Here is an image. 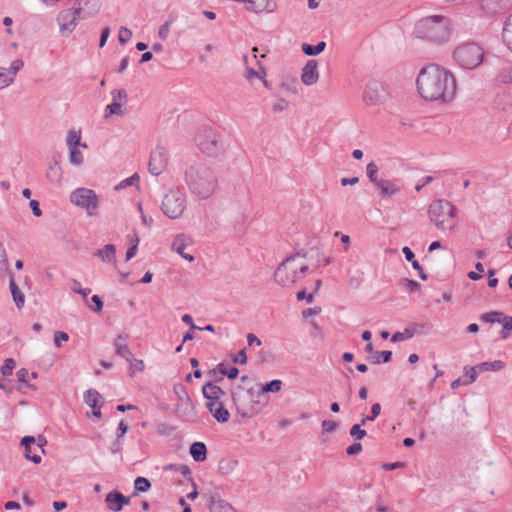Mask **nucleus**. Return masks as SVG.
<instances>
[{
    "label": "nucleus",
    "mask_w": 512,
    "mask_h": 512,
    "mask_svg": "<svg viewBox=\"0 0 512 512\" xmlns=\"http://www.w3.org/2000/svg\"><path fill=\"white\" fill-rule=\"evenodd\" d=\"M416 84L421 97L428 101L447 103L456 93V80L452 73L436 64L421 69Z\"/></svg>",
    "instance_id": "f257e3e1"
},
{
    "label": "nucleus",
    "mask_w": 512,
    "mask_h": 512,
    "mask_svg": "<svg viewBox=\"0 0 512 512\" xmlns=\"http://www.w3.org/2000/svg\"><path fill=\"white\" fill-rule=\"evenodd\" d=\"M189 191L201 200L210 198L218 187L215 171L202 160L190 163L184 172Z\"/></svg>",
    "instance_id": "f03ea898"
},
{
    "label": "nucleus",
    "mask_w": 512,
    "mask_h": 512,
    "mask_svg": "<svg viewBox=\"0 0 512 512\" xmlns=\"http://www.w3.org/2000/svg\"><path fill=\"white\" fill-rule=\"evenodd\" d=\"M414 33L420 39L443 43L450 37L449 19L439 15L423 18L416 23Z\"/></svg>",
    "instance_id": "7ed1b4c3"
},
{
    "label": "nucleus",
    "mask_w": 512,
    "mask_h": 512,
    "mask_svg": "<svg viewBox=\"0 0 512 512\" xmlns=\"http://www.w3.org/2000/svg\"><path fill=\"white\" fill-rule=\"evenodd\" d=\"M455 207L447 200L433 201L428 209V215L440 230H452L456 226Z\"/></svg>",
    "instance_id": "20e7f679"
},
{
    "label": "nucleus",
    "mask_w": 512,
    "mask_h": 512,
    "mask_svg": "<svg viewBox=\"0 0 512 512\" xmlns=\"http://www.w3.org/2000/svg\"><path fill=\"white\" fill-rule=\"evenodd\" d=\"M255 397H257V393L253 388L245 390L239 385L231 391L236 411L242 418H252L259 413V401L255 400Z\"/></svg>",
    "instance_id": "39448f33"
},
{
    "label": "nucleus",
    "mask_w": 512,
    "mask_h": 512,
    "mask_svg": "<svg viewBox=\"0 0 512 512\" xmlns=\"http://www.w3.org/2000/svg\"><path fill=\"white\" fill-rule=\"evenodd\" d=\"M483 57V48L474 42L459 45L453 53L455 62L464 69H475L482 63Z\"/></svg>",
    "instance_id": "423d86ee"
},
{
    "label": "nucleus",
    "mask_w": 512,
    "mask_h": 512,
    "mask_svg": "<svg viewBox=\"0 0 512 512\" xmlns=\"http://www.w3.org/2000/svg\"><path fill=\"white\" fill-rule=\"evenodd\" d=\"M186 195L179 188H171L163 197L161 210L170 219L182 216L186 209Z\"/></svg>",
    "instance_id": "0eeeda50"
},
{
    "label": "nucleus",
    "mask_w": 512,
    "mask_h": 512,
    "mask_svg": "<svg viewBox=\"0 0 512 512\" xmlns=\"http://www.w3.org/2000/svg\"><path fill=\"white\" fill-rule=\"evenodd\" d=\"M199 149L208 156H217L223 149L219 133L211 127H202L196 136Z\"/></svg>",
    "instance_id": "6e6552de"
},
{
    "label": "nucleus",
    "mask_w": 512,
    "mask_h": 512,
    "mask_svg": "<svg viewBox=\"0 0 512 512\" xmlns=\"http://www.w3.org/2000/svg\"><path fill=\"white\" fill-rule=\"evenodd\" d=\"M70 200L75 205L87 210L88 215L96 214L98 208V196L88 188H78L71 193Z\"/></svg>",
    "instance_id": "1a4fd4ad"
},
{
    "label": "nucleus",
    "mask_w": 512,
    "mask_h": 512,
    "mask_svg": "<svg viewBox=\"0 0 512 512\" xmlns=\"http://www.w3.org/2000/svg\"><path fill=\"white\" fill-rule=\"evenodd\" d=\"M388 98V92L384 85L377 80H371L367 83L363 100L368 105H381Z\"/></svg>",
    "instance_id": "9d476101"
},
{
    "label": "nucleus",
    "mask_w": 512,
    "mask_h": 512,
    "mask_svg": "<svg viewBox=\"0 0 512 512\" xmlns=\"http://www.w3.org/2000/svg\"><path fill=\"white\" fill-rule=\"evenodd\" d=\"M294 257L286 258L276 269L274 273L275 281L286 287L296 283L297 277L295 276Z\"/></svg>",
    "instance_id": "9b49d317"
},
{
    "label": "nucleus",
    "mask_w": 512,
    "mask_h": 512,
    "mask_svg": "<svg viewBox=\"0 0 512 512\" xmlns=\"http://www.w3.org/2000/svg\"><path fill=\"white\" fill-rule=\"evenodd\" d=\"M168 165V153L165 147L158 145L151 152L148 170L152 175H160Z\"/></svg>",
    "instance_id": "f8f14e48"
},
{
    "label": "nucleus",
    "mask_w": 512,
    "mask_h": 512,
    "mask_svg": "<svg viewBox=\"0 0 512 512\" xmlns=\"http://www.w3.org/2000/svg\"><path fill=\"white\" fill-rule=\"evenodd\" d=\"M505 367V363L501 360H495L493 362H482L473 367H465L466 376L469 375V379L463 382L464 385H470L476 381L478 374L487 371H500Z\"/></svg>",
    "instance_id": "ddd939ff"
},
{
    "label": "nucleus",
    "mask_w": 512,
    "mask_h": 512,
    "mask_svg": "<svg viewBox=\"0 0 512 512\" xmlns=\"http://www.w3.org/2000/svg\"><path fill=\"white\" fill-rule=\"evenodd\" d=\"M80 17L81 13L77 8L61 11L57 17V21L62 34L69 35L75 29Z\"/></svg>",
    "instance_id": "4468645a"
},
{
    "label": "nucleus",
    "mask_w": 512,
    "mask_h": 512,
    "mask_svg": "<svg viewBox=\"0 0 512 512\" xmlns=\"http://www.w3.org/2000/svg\"><path fill=\"white\" fill-rule=\"evenodd\" d=\"M106 504L109 510L119 512L123 506L130 504L131 497L123 495L118 491H111L106 495Z\"/></svg>",
    "instance_id": "2eb2a0df"
},
{
    "label": "nucleus",
    "mask_w": 512,
    "mask_h": 512,
    "mask_svg": "<svg viewBox=\"0 0 512 512\" xmlns=\"http://www.w3.org/2000/svg\"><path fill=\"white\" fill-rule=\"evenodd\" d=\"M318 63L316 60H308L302 69L301 81L304 85L311 86L319 79Z\"/></svg>",
    "instance_id": "dca6fc26"
},
{
    "label": "nucleus",
    "mask_w": 512,
    "mask_h": 512,
    "mask_svg": "<svg viewBox=\"0 0 512 512\" xmlns=\"http://www.w3.org/2000/svg\"><path fill=\"white\" fill-rule=\"evenodd\" d=\"M191 244V239L185 234H178L173 243L172 250L177 252L181 257L188 260L189 262L194 261L195 257L192 254L185 253V249Z\"/></svg>",
    "instance_id": "f3484780"
},
{
    "label": "nucleus",
    "mask_w": 512,
    "mask_h": 512,
    "mask_svg": "<svg viewBox=\"0 0 512 512\" xmlns=\"http://www.w3.org/2000/svg\"><path fill=\"white\" fill-rule=\"evenodd\" d=\"M75 5L82 17L86 18L95 15L99 11L101 0H76Z\"/></svg>",
    "instance_id": "a211bd4d"
},
{
    "label": "nucleus",
    "mask_w": 512,
    "mask_h": 512,
    "mask_svg": "<svg viewBox=\"0 0 512 512\" xmlns=\"http://www.w3.org/2000/svg\"><path fill=\"white\" fill-rule=\"evenodd\" d=\"M210 512H236L228 502L222 500L218 492L211 493L209 496Z\"/></svg>",
    "instance_id": "6ab92c4d"
},
{
    "label": "nucleus",
    "mask_w": 512,
    "mask_h": 512,
    "mask_svg": "<svg viewBox=\"0 0 512 512\" xmlns=\"http://www.w3.org/2000/svg\"><path fill=\"white\" fill-rule=\"evenodd\" d=\"M207 409L212 416L220 423L229 421L230 413L221 402H209L206 404Z\"/></svg>",
    "instance_id": "aec40b11"
},
{
    "label": "nucleus",
    "mask_w": 512,
    "mask_h": 512,
    "mask_svg": "<svg viewBox=\"0 0 512 512\" xmlns=\"http://www.w3.org/2000/svg\"><path fill=\"white\" fill-rule=\"evenodd\" d=\"M377 188L380 190V195L383 198H391L401 190L400 186L396 183V181H390L385 179L380 180Z\"/></svg>",
    "instance_id": "412c9836"
},
{
    "label": "nucleus",
    "mask_w": 512,
    "mask_h": 512,
    "mask_svg": "<svg viewBox=\"0 0 512 512\" xmlns=\"http://www.w3.org/2000/svg\"><path fill=\"white\" fill-rule=\"evenodd\" d=\"M202 393L204 398L210 400L211 402H219L221 395H225V391L211 382H207L202 387Z\"/></svg>",
    "instance_id": "4be33fe9"
},
{
    "label": "nucleus",
    "mask_w": 512,
    "mask_h": 512,
    "mask_svg": "<svg viewBox=\"0 0 512 512\" xmlns=\"http://www.w3.org/2000/svg\"><path fill=\"white\" fill-rule=\"evenodd\" d=\"M35 443V438L33 436H24L21 439V445L24 447L25 452L24 456L28 460L32 461L35 464H39L42 460L41 456L38 454H31V445Z\"/></svg>",
    "instance_id": "5701e85b"
},
{
    "label": "nucleus",
    "mask_w": 512,
    "mask_h": 512,
    "mask_svg": "<svg viewBox=\"0 0 512 512\" xmlns=\"http://www.w3.org/2000/svg\"><path fill=\"white\" fill-rule=\"evenodd\" d=\"M190 455L196 462H203L207 458V447L203 442H194L189 449Z\"/></svg>",
    "instance_id": "b1692460"
},
{
    "label": "nucleus",
    "mask_w": 512,
    "mask_h": 512,
    "mask_svg": "<svg viewBox=\"0 0 512 512\" xmlns=\"http://www.w3.org/2000/svg\"><path fill=\"white\" fill-rule=\"evenodd\" d=\"M7 271L10 276L9 286H10V291H11V294L13 297V301L15 302V304L18 308H21L24 306L25 296L22 293V291L19 289L18 285L15 283L11 271H9V269Z\"/></svg>",
    "instance_id": "393cba45"
},
{
    "label": "nucleus",
    "mask_w": 512,
    "mask_h": 512,
    "mask_svg": "<svg viewBox=\"0 0 512 512\" xmlns=\"http://www.w3.org/2000/svg\"><path fill=\"white\" fill-rule=\"evenodd\" d=\"M402 252L403 254L405 255V258L407 261L411 262L412 264V267L418 271L419 273V277L421 280L425 281L428 279V275L424 272L422 266L419 264V262L415 259V255L413 253V251L405 246L403 249H402Z\"/></svg>",
    "instance_id": "a878e982"
},
{
    "label": "nucleus",
    "mask_w": 512,
    "mask_h": 512,
    "mask_svg": "<svg viewBox=\"0 0 512 512\" xmlns=\"http://www.w3.org/2000/svg\"><path fill=\"white\" fill-rule=\"evenodd\" d=\"M502 39L507 48L512 52V14L504 22Z\"/></svg>",
    "instance_id": "bb28decb"
},
{
    "label": "nucleus",
    "mask_w": 512,
    "mask_h": 512,
    "mask_svg": "<svg viewBox=\"0 0 512 512\" xmlns=\"http://www.w3.org/2000/svg\"><path fill=\"white\" fill-rule=\"evenodd\" d=\"M116 247L114 244H106L102 249H98L95 255L105 262L115 261Z\"/></svg>",
    "instance_id": "cd10ccee"
},
{
    "label": "nucleus",
    "mask_w": 512,
    "mask_h": 512,
    "mask_svg": "<svg viewBox=\"0 0 512 512\" xmlns=\"http://www.w3.org/2000/svg\"><path fill=\"white\" fill-rule=\"evenodd\" d=\"M281 388H282V381L278 380V379H274L270 382H267L264 385L260 384L259 389L256 392L257 397L263 396L267 392H273V393L279 392L281 390Z\"/></svg>",
    "instance_id": "c85d7f7f"
},
{
    "label": "nucleus",
    "mask_w": 512,
    "mask_h": 512,
    "mask_svg": "<svg viewBox=\"0 0 512 512\" xmlns=\"http://www.w3.org/2000/svg\"><path fill=\"white\" fill-rule=\"evenodd\" d=\"M246 9L254 13H259L267 9L269 0H243Z\"/></svg>",
    "instance_id": "c756f323"
},
{
    "label": "nucleus",
    "mask_w": 512,
    "mask_h": 512,
    "mask_svg": "<svg viewBox=\"0 0 512 512\" xmlns=\"http://www.w3.org/2000/svg\"><path fill=\"white\" fill-rule=\"evenodd\" d=\"M84 401L91 409H95L103 399L98 391L95 389H89L85 392Z\"/></svg>",
    "instance_id": "7c9ffc66"
},
{
    "label": "nucleus",
    "mask_w": 512,
    "mask_h": 512,
    "mask_svg": "<svg viewBox=\"0 0 512 512\" xmlns=\"http://www.w3.org/2000/svg\"><path fill=\"white\" fill-rule=\"evenodd\" d=\"M150 488V481L145 477L139 476L134 480V491L131 497L138 496L140 492H147Z\"/></svg>",
    "instance_id": "2f4dec72"
},
{
    "label": "nucleus",
    "mask_w": 512,
    "mask_h": 512,
    "mask_svg": "<svg viewBox=\"0 0 512 512\" xmlns=\"http://www.w3.org/2000/svg\"><path fill=\"white\" fill-rule=\"evenodd\" d=\"M325 48H326V42H324V41H320L316 45H311L308 43L302 44V51L304 52V54H306L308 56H316V55L320 54L321 52H323Z\"/></svg>",
    "instance_id": "473e14b6"
},
{
    "label": "nucleus",
    "mask_w": 512,
    "mask_h": 512,
    "mask_svg": "<svg viewBox=\"0 0 512 512\" xmlns=\"http://www.w3.org/2000/svg\"><path fill=\"white\" fill-rule=\"evenodd\" d=\"M374 364L387 363L392 359V352L384 350L381 352H373L372 356L368 358Z\"/></svg>",
    "instance_id": "72a5a7b5"
},
{
    "label": "nucleus",
    "mask_w": 512,
    "mask_h": 512,
    "mask_svg": "<svg viewBox=\"0 0 512 512\" xmlns=\"http://www.w3.org/2000/svg\"><path fill=\"white\" fill-rule=\"evenodd\" d=\"M46 176L51 182L58 183L62 177L60 165L57 162L50 164Z\"/></svg>",
    "instance_id": "f704fd0d"
},
{
    "label": "nucleus",
    "mask_w": 512,
    "mask_h": 512,
    "mask_svg": "<svg viewBox=\"0 0 512 512\" xmlns=\"http://www.w3.org/2000/svg\"><path fill=\"white\" fill-rule=\"evenodd\" d=\"M497 80L504 84H512V63L505 65L498 72Z\"/></svg>",
    "instance_id": "c9c22d12"
},
{
    "label": "nucleus",
    "mask_w": 512,
    "mask_h": 512,
    "mask_svg": "<svg viewBox=\"0 0 512 512\" xmlns=\"http://www.w3.org/2000/svg\"><path fill=\"white\" fill-rule=\"evenodd\" d=\"M115 353L123 357L126 361L131 362L133 353L129 349L127 343H114Z\"/></svg>",
    "instance_id": "e433bc0d"
},
{
    "label": "nucleus",
    "mask_w": 512,
    "mask_h": 512,
    "mask_svg": "<svg viewBox=\"0 0 512 512\" xmlns=\"http://www.w3.org/2000/svg\"><path fill=\"white\" fill-rule=\"evenodd\" d=\"M112 115H118V116L123 115L121 103L116 100H113V99H112V103L106 106L104 116H105V118H108Z\"/></svg>",
    "instance_id": "4c0bfd02"
},
{
    "label": "nucleus",
    "mask_w": 512,
    "mask_h": 512,
    "mask_svg": "<svg viewBox=\"0 0 512 512\" xmlns=\"http://www.w3.org/2000/svg\"><path fill=\"white\" fill-rule=\"evenodd\" d=\"M366 173L367 177L369 178L370 182H372L376 187H378L379 182L381 179H378L377 173H378V166L375 162H370L366 167Z\"/></svg>",
    "instance_id": "58836bf2"
},
{
    "label": "nucleus",
    "mask_w": 512,
    "mask_h": 512,
    "mask_svg": "<svg viewBox=\"0 0 512 512\" xmlns=\"http://www.w3.org/2000/svg\"><path fill=\"white\" fill-rule=\"evenodd\" d=\"M66 142H67V145L69 148L78 147V146H82L84 148L87 147L86 144L81 143V136L79 133H77L75 131H69V133L67 135Z\"/></svg>",
    "instance_id": "ea45409f"
},
{
    "label": "nucleus",
    "mask_w": 512,
    "mask_h": 512,
    "mask_svg": "<svg viewBox=\"0 0 512 512\" xmlns=\"http://www.w3.org/2000/svg\"><path fill=\"white\" fill-rule=\"evenodd\" d=\"M69 160L70 163L79 166L83 163V154L77 149V147L69 148Z\"/></svg>",
    "instance_id": "a19ab883"
},
{
    "label": "nucleus",
    "mask_w": 512,
    "mask_h": 512,
    "mask_svg": "<svg viewBox=\"0 0 512 512\" xmlns=\"http://www.w3.org/2000/svg\"><path fill=\"white\" fill-rule=\"evenodd\" d=\"M414 336V331L410 328H405L403 332H396L392 335V342H399L406 339H410Z\"/></svg>",
    "instance_id": "79ce46f5"
},
{
    "label": "nucleus",
    "mask_w": 512,
    "mask_h": 512,
    "mask_svg": "<svg viewBox=\"0 0 512 512\" xmlns=\"http://www.w3.org/2000/svg\"><path fill=\"white\" fill-rule=\"evenodd\" d=\"M14 82V77H10L6 68L0 67V90L8 87Z\"/></svg>",
    "instance_id": "37998d69"
},
{
    "label": "nucleus",
    "mask_w": 512,
    "mask_h": 512,
    "mask_svg": "<svg viewBox=\"0 0 512 512\" xmlns=\"http://www.w3.org/2000/svg\"><path fill=\"white\" fill-rule=\"evenodd\" d=\"M349 434L355 440H361V439H363L367 435V432L364 429L361 428L360 424H354L350 428Z\"/></svg>",
    "instance_id": "c03bdc74"
},
{
    "label": "nucleus",
    "mask_w": 512,
    "mask_h": 512,
    "mask_svg": "<svg viewBox=\"0 0 512 512\" xmlns=\"http://www.w3.org/2000/svg\"><path fill=\"white\" fill-rule=\"evenodd\" d=\"M16 363L14 361V359L12 358H7L5 361H4V364L1 366V373L3 376H10L12 375V372H13V369L15 367Z\"/></svg>",
    "instance_id": "a18cd8bd"
},
{
    "label": "nucleus",
    "mask_w": 512,
    "mask_h": 512,
    "mask_svg": "<svg viewBox=\"0 0 512 512\" xmlns=\"http://www.w3.org/2000/svg\"><path fill=\"white\" fill-rule=\"evenodd\" d=\"M399 282H400V285L407 288L410 292H416V291L420 290V284L415 280H411L408 278H402V279H400Z\"/></svg>",
    "instance_id": "49530a36"
},
{
    "label": "nucleus",
    "mask_w": 512,
    "mask_h": 512,
    "mask_svg": "<svg viewBox=\"0 0 512 512\" xmlns=\"http://www.w3.org/2000/svg\"><path fill=\"white\" fill-rule=\"evenodd\" d=\"M139 181V176L137 173L133 174L131 177H128L126 179H124L123 181H121L116 187L115 189L116 190H120V189H124L128 186H131L133 185L135 182H138Z\"/></svg>",
    "instance_id": "de8ad7c7"
},
{
    "label": "nucleus",
    "mask_w": 512,
    "mask_h": 512,
    "mask_svg": "<svg viewBox=\"0 0 512 512\" xmlns=\"http://www.w3.org/2000/svg\"><path fill=\"white\" fill-rule=\"evenodd\" d=\"M132 37V32L130 29L126 28V27H121L120 30H119V34H118V39H119V42L124 45L126 44L127 42L130 41Z\"/></svg>",
    "instance_id": "09e8293b"
},
{
    "label": "nucleus",
    "mask_w": 512,
    "mask_h": 512,
    "mask_svg": "<svg viewBox=\"0 0 512 512\" xmlns=\"http://www.w3.org/2000/svg\"><path fill=\"white\" fill-rule=\"evenodd\" d=\"M169 468H175L176 470H178L186 479H188L191 483L194 482L192 476H191V470L190 468L185 465V464H181L179 465L178 467H176L175 465H170Z\"/></svg>",
    "instance_id": "8fccbe9b"
},
{
    "label": "nucleus",
    "mask_w": 512,
    "mask_h": 512,
    "mask_svg": "<svg viewBox=\"0 0 512 512\" xmlns=\"http://www.w3.org/2000/svg\"><path fill=\"white\" fill-rule=\"evenodd\" d=\"M321 426L323 433H332L338 428L337 422L333 420H323Z\"/></svg>",
    "instance_id": "3c124183"
},
{
    "label": "nucleus",
    "mask_w": 512,
    "mask_h": 512,
    "mask_svg": "<svg viewBox=\"0 0 512 512\" xmlns=\"http://www.w3.org/2000/svg\"><path fill=\"white\" fill-rule=\"evenodd\" d=\"M0 389L6 393H12L15 390V383L11 379H0Z\"/></svg>",
    "instance_id": "603ef678"
},
{
    "label": "nucleus",
    "mask_w": 512,
    "mask_h": 512,
    "mask_svg": "<svg viewBox=\"0 0 512 512\" xmlns=\"http://www.w3.org/2000/svg\"><path fill=\"white\" fill-rule=\"evenodd\" d=\"M16 376L18 382L24 384L26 387H32L30 384H28L27 379L29 377V372L27 369L21 368L20 370L17 371Z\"/></svg>",
    "instance_id": "864d4df0"
},
{
    "label": "nucleus",
    "mask_w": 512,
    "mask_h": 512,
    "mask_svg": "<svg viewBox=\"0 0 512 512\" xmlns=\"http://www.w3.org/2000/svg\"><path fill=\"white\" fill-rule=\"evenodd\" d=\"M138 244H139V238L135 235V239H134L133 243L126 251V260L127 261H129L136 255L137 250H138Z\"/></svg>",
    "instance_id": "5fc2aeb1"
},
{
    "label": "nucleus",
    "mask_w": 512,
    "mask_h": 512,
    "mask_svg": "<svg viewBox=\"0 0 512 512\" xmlns=\"http://www.w3.org/2000/svg\"><path fill=\"white\" fill-rule=\"evenodd\" d=\"M289 106V102L283 98L279 99L275 104H273L272 110L276 113L282 112L286 110Z\"/></svg>",
    "instance_id": "6e6d98bb"
},
{
    "label": "nucleus",
    "mask_w": 512,
    "mask_h": 512,
    "mask_svg": "<svg viewBox=\"0 0 512 512\" xmlns=\"http://www.w3.org/2000/svg\"><path fill=\"white\" fill-rule=\"evenodd\" d=\"M69 335L66 332L63 331H57L54 334V344L56 347L61 346V341H68Z\"/></svg>",
    "instance_id": "4d7b16f0"
},
{
    "label": "nucleus",
    "mask_w": 512,
    "mask_h": 512,
    "mask_svg": "<svg viewBox=\"0 0 512 512\" xmlns=\"http://www.w3.org/2000/svg\"><path fill=\"white\" fill-rule=\"evenodd\" d=\"M233 362L236 364H246L247 363V355H246V349H241L233 358Z\"/></svg>",
    "instance_id": "13d9d810"
},
{
    "label": "nucleus",
    "mask_w": 512,
    "mask_h": 512,
    "mask_svg": "<svg viewBox=\"0 0 512 512\" xmlns=\"http://www.w3.org/2000/svg\"><path fill=\"white\" fill-rule=\"evenodd\" d=\"M91 301L94 304L93 306H91V309L98 313L101 312L103 309V301L101 300V298L98 295H93L91 297Z\"/></svg>",
    "instance_id": "bf43d9fd"
},
{
    "label": "nucleus",
    "mask_w": 512,
    "mask_h": 512,
    "mask_svg": "<svg viewBox=\"0 0 512 512\" xmlns=\"http://www.w3.org/2000/svg\"><path fill=\"white\" fill-rule=\"evenodd\" d=\"M23 65H24V62L21 59L14 60L11 63L10 68L7 70L8 74L12 73L13 75H16L18 73V71L23 67Z\"/></svg>",
    "instance_id": "052dcab7"
},
{
    "label": "nucleus",
    "mask_w": 512,
    "mask_h": 512,
    "mask_svg": "<svg viewBox=\"0 0 512 512\" xmlns=\"http://www.w3.org/2000/svg\"><path fill=\"white\" fill-rule=\"evenodd\" d=\"M0 259H1L2 266L5 268V270H8L9 269V260H8V256H7L5 247L3 246V244L1 242H0Z\"/></svg>",
    "instance_id": "680f3d73"
},
{
    "label": "nucleus",
    "mask_w": 512,
    "mask_h": 512,
    "mask_svg": "<svg viewBox=\"0 0 512 512\" xmlns=\"http://www.w3.org/2000/svg\"><path fill=\"white\" fill-rule=\"evenodd\" d=\"M296 299L298 301L306 300L308 303H312L313 302V294L312 293L307 294L306 290L303 289V290H300L297 292Z\"/></svg>",
    "instance_id": "e2e57ef3"
},
{
    "label": "nucleus",
    "mask_w": 512,
    "mask_h": 512,
    "mask_svg": "<svg viewBox=\"0 0 512 512\" xmlns=\"http://www.w3.org/2000/svg\"><path fill=\"white\" fill-rule=\"evenodd\" d=\"M361 451H362V444L359 442L353 443L346 449V453L348 455H356V454H359Z\"/></svg>",
    "instance_id": "0e129e2a"
},
{
    "label": "nucleus",
    "mask_w": 512,
    "mask_h": 512,
    "mask_svg": "<svg viewBox=\"0 0 512 512\" xmlns=\"http://www.w3.org/2000/svg\"><path fill=\"white\" fill-rule=\"evenodd\" d=\"M111 95H112L113 100H116L118 102H120V100H122V99L127 98V92L124 89L113 90L111 92Z\"/></svg>",
    "instance_id": "69168bd1"
},
{
    "label": "nucleus",
    "mask_w": 512,
    "mask_h": 512,
    "mask_svg": "<svg viewBox=\"0 0 512 512\" xmlns=\"http://www.w3.org/2000/svg\"><path fill=\"white\" fill-rule=\"evenodd\" d=\"M29 205H30V208L32 209L33 214L36 217H40L42 215V211L40 209V205L37 200H30Z\"/></svg>",
    "instance_id": "338daca9"
},
{
    "label": "nucleus",
    "mask_w": 512,
    "mask_h": 512,
    "mask_svg": "<svg viewBox=\"0 0 512 512\" xmlns=\"http://www.w3.org/2000/svg\"><path fill=\"white\" fill-rule=\"evenodd\" d=\"M233 463L234 462L231 461V460H221L220 464H219L220 471H222L223 473H228L229 470L232 469V464Z\"/></svg>",
    "instance_id": "774afa93"
}]
</instances>
